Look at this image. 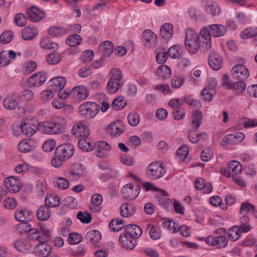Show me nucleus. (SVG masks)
Returning a JSON list of instances; mask_svg holds the SVG:
<instances>
[{"label": "nucleus", "instance_id": "1", "mask_svg": "<svg viewBox=\"0 0 257 257\" xmlns=\"http://www.w3.org/2000/svg\"><path fill=\"white\" fill-rule=\"evenodd\" d=\"M65 119L56 116L51 121H47L39 124V129L45 134L57 135L64 132L66 125Z\"/></svg>", "mask_w": 257, "mask_h": 257}, {"label": "nucleus", "instance_id": "2", "mask_svg": "<svg viewBox=\"0 0 257 257\" xmlns=\"http://www.w3.org/2000/svg\"><path fill=\"white\" fill-rule=\"evenodd\" d=\"M185 34V42L199 40V42H203V46L205 49H209L211 48V42L209 39L208 31L206 28L201 30L199 35L192 29L188 28L186 29Z\"/></svg>", "mask_w": 257, "mask_h": 257}, {"label": "nucleus", "instance_id": "3", "mask_svg": "<svg viewBox=\"0 0 257 257\" xmlns=\"http://www.w3.org/2000/svg\"><path fill=\"white\" fill-rule=\"evenodd\" d=\"M215 233L220 234L219 236L210 235L204 239L205 242L209 245L216 246L220 248L225 247L228 243V239L226 237V230L223 228L215 230Z\"/></svg>", "mask_w": 257, "mask_h": 257}, {"label": "nucleus", "instance_id": "4", "mask_svg": "<svg viewBox=\"0 0 257 257\" xmlns=\"http://www.w3.org/2000/svg\"><path fill=\"white\" fill-rule=\"evenodd\" d=\"M166 169L160 162H154L148 167L146 171L147 177L151 180H156L162 178L166 173Z\"/></svg>", "mask_w": 257, "mask_h": 257}, {"label": "nucleus", "instance_id": "5", "mask_svg": "<svg viewBox=\"0 0 257 257\" xmlns=\"http://www.w3.org/2000/svg\"><path fill=\"white\" fill-rule=\"evenodd\" d=\"M99 111V106L93 102H85L79 107L80 114L87 118L94 117Z\"/></svg>", "mask_w": 257, "mask_h": 257}, {"label": "nucleus", "instance_id": "6", "mask_svg": "<svg viewBox=\"0 0 257 257\" xmlns=\"http://www.w3.org/2000/svg\"><path fill=\"white\" fill-rule=\"evenodd\" d=\"M34 217L33 212L28 209H17L15 213V218L16 220L23 223L18 225L19 228H24L31 221Z\"/></svg>", "mask_w": 257, "mask_h": 257}, {"label": "nucleus", "instance_id": "7", "mask_svg": "<svg viewBox=\"0 0 257 257\" xmlns=\"http://www.w3.org/2000/svg\"><path fill=\"white\" fill-rule=\"evenodd\" d=\"M140 189L139 186H135L131 183H128L121 188V194L126 199L134 200L139 194Z\"/></svg>", "mask_w": 257, "mask_h": 257}, {"label": "nucleus", "instance_id": "8", "mask_svg": "<svg viewBox=\"0 0 257 257\" xmlns=\"http://www.w3.org/2000/svg\"><path fill=\"white\" fill-rule=\"evenodd\" d=\"M94 153L98 158L107 157L109 154L111 147L104 141H98L94 144Z\"/></svg>", "mask_w": 257, "mask_h": 257}, {"label": "nucleus", "instance_id": "9", "mask_svg": "<svg viewBox=\"0 0 257 257\" xmlns=\"http://www.w3.org/2000/svg\"><path fill=\"white\" fill-rule=\"evenodd\" d=\"M231 75L235 79L244 81L248 78L249 72L248 69L243 65L236 64L231 69Z\"/></svg>", "mask_w": 257, "mask_h": 257}, {"label": "nucleus", "instance_id": "10", "mask_svg": "<svg viewBox=\"0 0 257 257\" xmlns=\"http://www.w3.org/2000/svg\"><path fill=\"white\" fill-rule=\"evenodd\" d=\"M5 186L8 191L15 193L19 192L22 186V183L19 177L10 176L4 181Z\"/></svg>", "mask_w": 257, "mask_h": 257}, {"label": "nucleus", "instance_id": "11", "mask_svg": "<svg viewBox=\"0 0 257 257\" xmlns=\"http://www.w3.org/2000/svg\"><path fill=\"white\" fill-rule=\"evenodd\" d=\"M74 148L70 144H64L59 146L55 152L57 156L62 158L64 160L70 158L73 155Z\"/></svg>", "mask_w": 257, "mask_h": 257}, {"label": "nucleus", "instance_id": "12", "mask_svg": "<svg viewBox=\"0 0 257 257\" xmlns=\"http://www.w3.org/2000/svg\"><path fill=\"white\" fill-rule=\"evenodd\" d=\"M244 135L241 132L229 134L225 136L220 144L223 147L228 145H234L241 142L244 139Z\"/></svg>", "mask_w": 257, "mask_h": 257}, {"label": "nucleus", "instance_id": "13", "mask_svg": "<svg viewBox=\"0 0 257 257\" xmlns=\"http://www.w3.org/2000/svg\"><path fill=\"white\" fill-rule=\"evenodd\" d=\"M72 135L76 138L80 139H86L90 134V131L88 128L83 123L78 122L76 123L72 129Z\"/></svg>", "mask_w": 257, "mask_h": 257}, {"label": "nucleus", "instance_id": "14", "mask_svg": "<svg viewBox=\"0 0 257 257\" xmlns=\"http://www.w3.org/2000/svg\"><path fill=\"white\" fill-rule=\"evenodd\" d=\"M47 80L46 74L45 72H38L33 74L28 80L29 86L39 87L45 83Z\"/></svg>", "mask_w": 257, "mask_h": 257}, {"label": "nucleus", "instance_id": "15", "mask_svg": "<svg viewBox=\"0 0 257 257\" xmlns=\"http://www.w3.org/2000/svg\"><path fill=\"white\" fill-rule=\"evenodd\" d=\"M21 101L20 97L16 94L8 95L3 100L5 108L8 110H14L18 107Z\"/></svg>", "mask_w": 257, "mask_h": 257}, {"label": "nucleus", "instance_id": "16", "mask_svg": "<svg viewBox=\"0 0 257 257\" xmlns=\"http://www.w3.org/2000/svg\"><path fill=\"white\" fill-rule=\"evenodd\" d=\"M52 247L46 242H40L34 248V253L40 257H47L51 253Z\"/></svg>", "mask_w": 257, "mask_h": 257}, {"label": "nucleus", "instance_id": "17", "mask_svg": "<svg viewBox=\"0 0 257 257\" xmlns=\"http://www.w3.org/2000/svg\"><path fill=\"white\" fill-rule=\"evenodd\" d=\"M209 32V37L211 41V36L219 37L224 35L226 32L224 26L219 24L210 25L206 28Z\"/></svg>", "mask_w": 257, "mask_h": 257}, {"label": "nucleus", "instance_id": "18", "mask_svg": "<svg viewBox=\"0 0 257 257\" xmlns=\"http://www.w3.org/2000/svg\"><path fill=\"white\" fill-rule=\"evenodd\" d=\"M26 14L29 19L35 22H38L45 17L44 12L34 6L28 9Z\"/></svg>", "mask_w": 257, "mask_h": 257}, {"label": "nucleus", "instance_id": "19", "mask_svg": "<svg viewBox=\"0 0 257 257\" xmlns=\"http://www.w3.org/2000/svg\"><path fill=\"white\" fill-rule=\"evenodd\" d=\"M145 45L147 47L155 46L157 42V35L150 30H146L143 34Z\"/></svg>", "mask_w": 257, "mask_h": 257}, {"label": "nucleus", "instance_id": "20", "mask_svg": "<svg viewBox=\"0 0 257 257\" xmlns=\"http://www.w3.org/2000/svg\"><path fill=\"white\" fill-rule=\"evenodd\" d=\"M119 240L121 245L128 249H133L136 245V239L126 233L120 235Z\"/></svg>", "mask_w": 257, "mask_h": 257}, {"label": "nucleus", "instance_id": "21", "mask_svg": "<svg viewBox=\"0 0 257 257\" xmlns=\"http://www.w3.org/2000/svg\"><path fill=\"white\" fill-rule=\"evenodd\" d=\"M85 167L80 163H75L72 165L68 173V177L73 178H79L84 175Z\"/></svg>", "mask_w": 257, "mask_h": 257}, {"label": "nucleus", "instance_id": "22", "mask_svg": "<svg viewBox=\"0 0 257 257\" xmlns=\"http://www.w3.org/2000/svg\"><path fill=\"white\" fill-rule=\"evenodd\" d=\"M66 83V80L63 77H56L51 79L49 82V88L55 92L61 90Z\"/></svg>", "mask_w": 257, "mask_h": 257}, {"label": "nucleus", "instance_id": "23", "mask_svg": "<svg viewBox=\"0 0 257 257\" xmlns=\"http://www.w3.org/2000/svg\"><path fill=\"white\" fill-rule=\"evenodd\" d=\"M21 128L22 133L27 136L31 137L36 133L37 126L28 119H23L21 124Z\"/></svg>", "mask_w": 257, "mask_h": 257}, {"label": "nucleus", "instance_id": "24", "mask_svg": "<svg viewBox=\"0 0 257 257\" xmlns=\"http://www.w3.org/2000/svg\"><path fill=\"white\" fill-rule=\"evenodd\" d=\"M71 94L77 100H83L85 99L89 95V91L87 88L83 86H76L73 88Z\"/></svg>", "mask_w": 257, "mask_h": 257}, {"label": "nucleus", "instance_id": "25", "mask_svg": "<svg viewBox=\"0 0 257 257\" xmlns=\"http://www.w3.org/2000/svg\"><path fill=\"white\" fill-rule=\"evenodd\" d=\"M208 64L212 69L218 70L222 65L221 58L218 54L211 52L208 58Z\"/></svg>", "mask_w": 257, "mask_h": 257}, {"label": "nucleus", "instance_id": "26", "mask_svg": "<svg viewBox=\"0 0 257 257\" xmlns=\"http://www.w3.org/2000/svg\"><path fill=\"white\" fill-rule=\"evenodd\" d=\"M203 42H199V40H192L190 41L185 42V47L186 49L192 54L196 53L199 48L203 51L208 50L205 49L203 46Z\"/></svg>", "mask_w": 257, "mask_h": 257}, {"label": "nucleus", "instance_id": "27", "mask_svg": "<svg viewBox=\"0 0 257 257\" xmlns=\"http://www.w3.org/2000/svg\"><path fill=\"white\" fill-rule=\"evenodd\" d=\"M16 57L17 53L14 51H3L0 53V64L5 66L10 63L11 59H15Z\"/></svg>", "mask_w": 257, "mask_h": 257}, {"label": "nucleus", "instance_id": "28", "mask_svg": "<svg viewBox=\"0 0 257 257\" xmlns=\"http://www.w3.org/2000/svg\"><path fill=\"white\" fill-rule=\"evenodd\" d=\"M136 211L135 205L131 203H126L120 207V214L123 217H129L133 215Z\"/></svg>", "mask_w": 257, "mask_h": 257}, {"label": "nucleus", "instance_id": "29", "mask_svg": "<svg viewBox=\"0 0 257 257\" xmlns=\"http://www.w3.org/2000/svg\"><path fill=\"white\" fill-rule=\"evenodd\" d=\"M14 247L18 251L27 253L31 249L32 246L26 240H17L15 242Z\"/></svg>", "mask_w": 257, "mask_h": 257}, {"label": "nucleus", "instance_id": "30", "mask_svg": "<svg viewBox=\"0 0 257 257\" xmlns=\"http://www.w3.org/2000/svg\"><path fill=\"white\" fill-rule=\"evenodd\" d=\"M160 34L164 39L168 40L173 35V26L170 23L162 25L160 28Z\"/></svg>", "mask_w": 257, "mask_h": 257}, {"label": "nucleus", "instance_id": "31", "mask_svg": "<svg viewBox=\"0 0 257 257\" xmlns=\"http://www.w3.org/2000/svg\"><path fill=\"white\" fill-rule=\"evenodd\" d=\"M202 121V114L199 110L193 112L191 117V125L192 130H197L201 124Z\"/></svg>", "mask_w": 257, "mask_h": 257}, {"label": "nucleus", "instance_id": "32", "mask_svg": "<svg viewBox=\"0 0 257 257\" xmlns=\"http://www.w3.org/2000/svg\"><path fill=\"white\" fill-rule=\"evenodd\" d=\"M113 44L109 41H106L101 44L99 47V52L104 56H109L112 53Z\"/></svg>", "mask_w": 257, "mask_h": 257}, {"label": "nucleus", "instance_id": "33", "mask_svg": "<svg viewBox=\"0 0 257 257\" xmlns=\"http://www.w3.org/2000/svg\"><path fill=\"white\" fill-rule=\"evenodd\" d=\"M125 233L134 238H139L142 234V230L139 226L135 225H127L125 227Z\"/></svg>", "mask_w": 257, "mask_h": 257}, {"label": "nucleus", "instance_id": "34", "mask_svg": "<svg viewBox=\"0 0 257 257\" xmlns=\"http://www.w3.org/2000/svg\"><path fill=\"white\" fill-rule=\"evenodd\" d=\"M25 231H28V237L31 240H38L39 242H46V239L42 236L40 230L38 228H31Z\"/></svg>", "mask_w": 257, "mask_h": 257}, {"label": "nucleus", "instance_id": "35", "mask_svg": "<svg viewBox=\"0 0 257 257\" xmlns=\"http://www.w3.org/2000/svg\"><path fill=\"white\" fill-rule=\"evenodd\" d=\"M240 36L242 39L254 38L253 43L255 46H257V28H247L241 33Z\"/></svg>", "mask_w": 257, "mask_h": 257}, {"label": "nucleus", "instance_id": "36", "mask_svg": "<svg viewBox=\"0 0 257 257\" xmlns=\"http://www.w3.org/2000/svg\"><path fill=\"white\" fill-rule=\"evenodd\" d=\"M51 213V210L48 207L41 206L38 208L36 215L39 220L45 221L49 218Z\"/></svg>", "mask_w": 257, "mask_h": 257}, {"label": "nucleus", "instance_id": "37", "mask_svg": "<svg viewBox=\"0 0 257 257\" xmlns=\"http://www.w3.org/2000/svg\"><path fill=\"white\" fill-rule=\"evenodd\" d=\"M101 238L100 232L97 230L89 231L85 235V239L87 242L96 243L99 242Z\"/></svg>", "mask_w": 257, "mask_h": 257}, {"label": "nucleus", "instance_id": "38", "mask_svg": "<svg viewBox=\"0 0 257 257\" xmlns=\"http://www.w3.org/2000/svg\"><path fill=\"white\" fill-rule=\"evenodd\" d=\"M38 34V31L35 27H27L22 31V38L25 40H30Z\"/></svg>", "mask_w": 257, "mask_h": 257}, {"label": "nucleus", "instance_id": "39", "mask_svg": "<svg viewBox=\"0 0 257 257\" xmlns=\"http://www.w3.org/2000/svg\"><path fill=\"white\" fill-rule=\"evenodd\" d=\"M147 229H149V235L151 239L153 240H158L160 239L162 235V231L161 229L151 224H148Z\"/></svg>", "mask_w": 257, "mask_h": 257}, {"label": "nucleus", "instance_id": "40", "mask_svg": "<svg viewBox=\"0 0 257 257\" xmlns=\"http://www.w3.org/2000/svg\"><path fill=\"white\" fill-rule=\"evenodd\" d=\"M171 73V68L166 65H160L157 71V75L164 79L169 78Z\"/></svg>", "mask_w": 257, "mask_h": 257}, {"label": "nucleus", "instance_id": "41", "mask_svg": "<svg viewBox=\"0 0 257 257\" xmlns=\"http://www.w3.org/2000/svg\"><path fill=\"white\" fill-rule=\"evenodd\" d=\"M45 206L49 207H55L60 204V198L55 195L47 196L45 200Z\"/></svg>", "mask_w": 257, "mask_h": 257}, {"label": "nucleus", "instance_id": "42", "mask_svg": "<svg viewBox=\"0 0 257 257\" xmlns=\"http://www.w3.org/2000/svg\"><path fill=\"white\" fill-rule=\"evenodd\" d=\"M67 29L64 27H53L49 29L48 33L54 37H61L68 33Z\"/></svg>", "mask_w": 257, "mask_h": 257}, {"label": "nucleus", "instance_id": "43", "mask_svg": "<svg viewBox=\"0 0 257 257\" xmlns=\"http://www.w3.org/2000/svg\"><path fill=\"white\" fill-rule=\"evenodd\" d=\"M242 232L241 229L238 226H234L228 230V237L230 240L236 241L239 238Z\"/></svg>", "mask_w": 257, "mask_h": 257}, {"label": "nucleus", "instance_id": "44", "mask_svg": "<svg viewBox=\"0 0 257 257\" xmlns=\"http://www.w3.org/2000/svg\"><path fill=\"white\" fill-rule=\"evenodd\" d=\"M156 198L159 205L163 207H167L171 204V200L167 197L166 193L164 190L161 191L160 194L157 195Z\"/></svg>", "mask_w": 257, "mask_h": 257}, {"label": "nucleus", "instance_id": "45", "mask_svg": "<svg viewBox=\"0 0 257 257\" xmlns=\"http://www.w3.org/2000/svg\"><path fill=\"white\" fill-rule=\"evenodd\" d=\"M206 138L207 135L205 133L196 134L192 130L188 132V138L192 143H197L200 140H205Z\"/></svg>", "mask_w": 257, "mask_h": 257}, {"label": "nucleus", "instance_id": "46", "mask_svg": "<svg viewBox=\"0 0 257 257\" xmlns=\"http://www.w3.org/2000/svg\"><path fill=\"white\" fill-rule=\"evenodd\" d=\"M205 10L207 13L212 16L218 15L220 13V9L215 2L208 3L206 6Z\"/></svg>", "mask_w": 257, "mask_h": 257}, {"label": "nucleus", "instance_id": "47", "mask_svg": "<svg viewBox=\"0 0 257 257\" xmlns=\"http://www.w3.org/2000/svg\"><path fill=\"white\" fill-rule=\"evenodd\" d=\"M40 45L42 48L45 49H56L58 48V44L51 41L48 37H44L41 38Z\"/></svg>", "mask_w": 257, "mask_h": 257}, {"label": "nucleus", "instance_id": "48", "mask_svg": "<svg viewBox=\"0 0 257 257\" xmlns=\"http://www.w3.org/2000/svg\"><path fill=\"white\" fill-rule=\"evenodd\" d=\"M30 140H23L20 142L18 145V149L22 152L27 153L34 149V146Z\"/></svg>", "mask_w": 257, "mask_h": 257}, {"label": "nucleus", "instance_id": "49", "mask_svg": "<svg viewBox=\"0 0 257 257\" xmlns=\"http://www.w3.org/2000/svg\"><path fill=\"white\" fill-rule=\"evenodd\" d=\"M228 166L229 169L231 170L232 175H238L242 171V165L237 161H231L228 162Z\"/></svg>", "mask_w": 257, "mask_h": 257}, {"label": "nucleus", "instance_id": "50", "mask_svg": "<svg viewBox=\"0 0 257 257\" xmlns=\"http://www.w3.org/2000/svg\"><path fill=\"white\" fill-rule=\"evenodd\" d=\"M82 37L77 34L71 35L66 39V43L71 46L74 47L81 43Z\"/></svg>", "mask_w": 257, "mask_h": 257}, {"label": "nucleus", "instance_id": "51", "mask_svg": "<svg viewBox=\"0 0 257 257\" xmlns=\"http://www.w3.org/2000/svg\"><path fill=\"white\" fill-rule=\"evenodd\" d=\"M79 148L87 152L91 151L93 149L94 143H90L86 140V139H80L78 142Z\"/></svg>", "mask_w": 257, "mask_h": 257}, {"label": "nucleus", "instance_id": "52", "mask_svg": "<svg viewBox=\"0 0 257 257\" xmlns=\"http://www.w3.org/2000/svg\"><path fill=\"white\" fill-rule=\"evenodd\" d=\"M122 85V83L121 82L111 81V80H109L106 86V89L109 93L112 94L114 93L118 90L119 87Z\"/></svg>", "mask_w": 257, "mask_h": 257}, {"label": "nucleus", "instance_id": "53", "mask_svg": "<svg viewBox=\"0 0 257 257\" xmlns=\"http://www.w3.org/2000/svg\"><path fill=\"white\" fill-rule=\"evenodd\" d=\"M156 61L159 63H164L167 60L168 54L165 49L157 48L155 50Z\"/></svg>", "mask_w": 257, "mask_h": 257}, {"label": "nucleus", "instance_id": "54", "mask_svg": "<svg viewBox=\"0 0 257 257\" xmlns=\"http://www.w3.org/2000/svg\"><path fill=\"white\" fill-rule=\"evenodd\" d=\"M123 226V220L122 219H114L109 224L110 229L113 231H118L121 229Z\"/></svg>", "mask_w": 257, "mask_h": 257}, {"label": "nucleus", "instance_id": "55", "mask_svg": "<svg viewBox=\"0 0 257 257\" xmlns=\"http://www.w3.org/2000/svg\"><path fill=\"white\" fill-rule=\"evenodd\" d=\"M126 104V101L122 96H119L114 99L112 103V107L116 110H119L122 109Z\"/></svg>", "mask_w": 257, "mask_h": 257}, {"label": "nucleus", "instance_id": "56", "mask_svg": "<svg viewBox=\"0 0 257 257\" xmlns=\"http://www.w3.org/2000/svg\"><path fill=\"white\" fill-rule=\"evenodd\" d=\"M216 94V90L209 89L207 88H204L201 91V94L202 99L205 101H211Z\"/></svg>", "mask_w": 257, "mask_h": 257}, {"label": "nucleus", "instance_id": "57", "mask_svg": "<svg viewBox=\"0 0 257 257\" xmlns=\"http://www.w3.org/2000/svg\"><path fill=\"white\" fill-rule=\"evenodd\" d=\"M242 215L240 219V225L238 227L241 229L242 232H247L251 229L250 226L248 224L249 218L246 215Z\"/></svg>", "mask_w": 257, "mask_h": 257}, {"label": "nucleus", "instance_id": "58", "mask_svg": "<svg viewBox=\"0 0 257 257\" xmlns=\"http://www.w3.org/2000/svg\"><path fill=\"white\" fill-rule=\"evenodd\" d=\"M61 59V56L59 54L53 52L47 56L46 61L49 64L55 65L59 63Z\"/></svg>", "mask_w": 257, "mask_h": 257}, {"label": "nucleus", "instance_id": "59", "mask_svg": "<svg viewBox=\"0 0 257 257\" xmlns=\"http://www.w3.org/2000/svg\"><path fill=\"white\" fill-rule=\"evenodd\" d=\"M189 153V148L187 146L184 145L181 146L176 152V155L180 161H184L185 158L188 156Z\"/></svg>", "mask_w": 257, "mask_h": 257}, {"label": "nucleus", "instance_id": "60", "mask_svg": "<svg viewBox=\"0 0 257 257\" xmlns=\"http://www.w3.org/2000/svg\"><path fill=\"white\" fill-rule=\"evenodd\" d=\"M107 132L110 136L114 137L120 135L122 131L116 125L115 122H113L108 126Z\"/></svg>", "mask_w": 257, "mask_h": 257}, {"label": "nucleus", "instance_id": "61", "mask_svg": "<svg viewBox=\"0 0 257 257\" xmlns=\"http://www.w3.org/2000/svg\"><path fill=\"white\" fill-rule=\"evenodd\" d=\"M254 206L249 203H243L240 208V213L241 215H246L249 212H252L254 210Z\"/></svg>", "mask_w": 257, "mask_h": 257}, {"label": "nucleus", "instance_id": "62", "mask_svg": "<svg viewBox=\"0 0 257 257\" xmlns=\"http://www.w3.org/2000/svg\"><path fill=\"white\" fill-rule=\"evenodd\" d=\"M213 156V150L211 148H207L202 151L200 158L202 161L207 162L212 158Z\"/></svg>", "mask_w": 257, "mask_h": 257}, {"label": "nucleus", "instance_id": "63", "mask_svg": "<svg viewBox=\"0 0 257 257\" xmlns=\"http://www.w3.org/2000/svg\"><path fill=\"white\" fill-rule=\"evenodd\" d=\"M127 120L131 125L136 126L140 122V116L136 112L130 113L127 116Z\"/></svg>", "mask_w": 257, "mask_h": 257}, {"label": "nucleus", "instance_id": "64", "mask_svg": "<svg viewBox=\"0 0 257 257\" xmlns=\"http://www.w3.org/2000/svg\"><path fill=\"white\" fill-rule=\"evenodd\" d=\"M77 218L80 221L84 223H89L92 220V217L90 214L86 212L80 211L77 214Z\"/></svg>", "mask_w": 257, "mask_h": 257}]
</instances>
